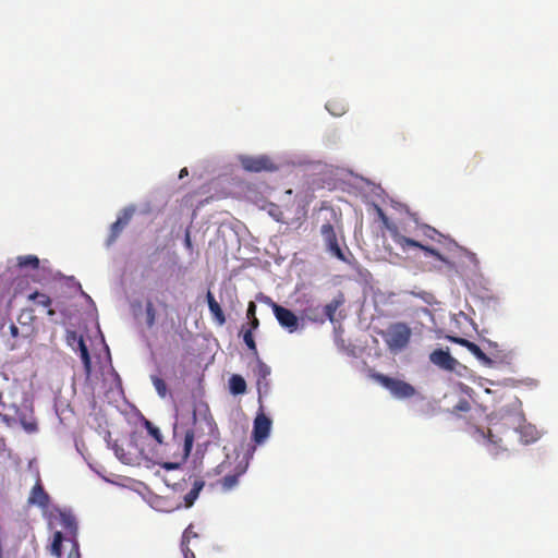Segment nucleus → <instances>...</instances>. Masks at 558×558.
<instances>
[{
  "label": "nucleus",
  "mask_w": 558,
  "mask_h": 558,
  "mask_svg": "<svg viewBox=\"0 0 558 558\" xmlns=\"http://www.w3.org/2000/svg\"><path fill=\"white\" fill-rule=\"evenodd\" d=\"M521 421H522V416H521V415L515 414V415H513V416H512V422H513V423H518V424H520V423H521Z\"/></svg>",
  "instance_id": "nucleus-41"
},
{
  "label": "nucleus",
  "mask_w": 558,
  "mask_h": 558,
  "mask_svg": "<svg viewBox=\"0 0 558 558\" xmlns=\"http://www.w3.org/2000/svg\"><path fill=\"white\" fill-rule=\"evenodd\" d=\"M184 244H185V246L187 248L192 247V241H191V236H190V232L189 231L185 233Z\"/></svg>",
  "instance_id": "nucleus-39"
},
{
  "label": "nucleus",
  "mask_w": 558,
  "mask_h": 558,
  "mask_svg": "<svg viewBox=\"0 0 558 558\" xmlns=\"http://www.w3.org/2000/svg\"><path fill=\"white\" fill-rule=\"evenodd\" d=\"M22 423L27 432H34L36 429V425L34 423H29V424H26L24 422H22Z\"/></svg>",
  "instance_id": "nucleus-40"
},
{
  "label": "nucleus",
  "mask_w": 558,
  "mask_h": 558,
  "mask_svg": "<svg viewBox=\"0 0 558 558\" xmlns=\"http://www.w3.org/2000/svg\"><path fill=\"white\" fill-rule=\"evenodd\" d=\"M36 316L34 314L33 308H23L17 317L19 324L22 326L23 329H25V333H23L24 337H27L33 331V323L35 322Z\"/></svg>",
  "instance_id": "nucleus-16"
},
{
  "label": "nucleus",
  "mask_w": 558,
  "mask_h": 558,
  "mask_svg": "<svg viewBox=\"0 0 558 558\" xmlns=\"http://www.w3.org/2000/svg\"><path fill=\"white\" fill-rule=\"evenodd\" d=\"M511 417L510 416H502V420H506V421H509Z\"/></svg>",
  "instance_id": "nucleus-46"
},
{
  "label": "nucleus",
  "mask_w": 558,
  "mask_h": 558,
  "mask_svg": "<svg viewBox=\"0 0 558 558\" xmlns=\"http://www.w3.org/2000/svg\"><path fill=\"white\" fill-rule=\"evenodd\" d=\"M205 486V482L201 478H195L190 492L183 497L185 508H190L194 505L198 498L199 493Z\"/></svg>",
  "instance_id": "nucleus-19"
},
{
  "label": "nucleus",
  "mask_w": 558,
  "mask_h": 558,
  "mask_svg": "<svg viewBox=\"0 0 558 558\" xmlns=\"http://www.w3.org/2000/svg\"><path fill=\"white\" fill-rule=\"evenodd\" d=\"M9 331H10V335L13 339H17L19 336H20V330H19V327L15 325V324H11L9 326Z\"/></svg>",
  "instance_id": "nucleus-37"
},
{
  "label": "nucleus",
  "mask_w": 558,
  "mask_h": 558,
  "mask_svg": "<svg viewBox=\"0 0 558 558\" xmlns=\"http://www.w3.org/2000/svg\"><path fill=\"white\" fill-rule=\"evenodd\" d=\"M77 344H78L80 356L83 362L85 374H86V376H89L92 373V360H90L88 348H87L83 337H80Z\"/></svg>",
  "instance_id": "nucleus-21"
},
{
  "label": "nucleus",
  "mask_w": 558,
  "mask_h": 558,
  "mask_svg": "<svg viewBox=\"0 0 558 558\" xmlns=\"http://www.w3.org/2000/svg\"><path fill=\"white\" fill-rule=\"evenodd\" d=\"M134 214V209L125 208L122 214L118 217V219L111 225L109 236L107 239V245H111L119 238L123 229L129 225L132 216Z\"/></svg>",
  "instance_id": "nucleus-12"
},
{
  "label": "nucleus",
  "mask_w": 558,
  "mask_h": 558,
  "mask_svg": "<svg viewBox=\"0 0 558 558\" xmlns=\"http://www.w3.org/2000/svg\"><path fill=\"white\" fill-rule=\"evenodd\" d=\"M391 238H392L393 242L403 252H408L411 248H420V250L424 251L427 255L433 256L434 258H436L437 260H440L442 263H447V259L445 258V256L439 251H437L434 247L424 245V244H422L418 241H415L413 239L407 238L405 235H402L400 232H398L397 229H395L391 232Z\"/></svg>",
  "instance_id": "nucleus-5"
},
{
  "label": "nucleus",
  "mask_w": 558,
  "mask_h": 558,
  "mask_svg": "<svg viewBox=\"0 0 558 558\" xmlns=\"http://www.w3.org/2000/svg\"><path fill=\"white\" fill-rule=\"evenodd\" d=\"M255 376L257 378L258 390L264 387H268L267 378L270 375V367L265 364L259 356H256V366L254 368Z\"/></svg>",
  "instance_id": "nucleus-15"
},
{
  "label": "nucleus",
  "mask_w": 558,
  "mask_h": 558,
  "mask_svg": "<svg viewBox=\"0 0 558 558\" xmlns=\"http://www.w3.org/2000/svg\"><path fill=\"white\" fill-rule=\"evenodd\" d=\"M248 326L250 328L248 329H252L253 330H256L258 327H259V320L257 317H254L253 319H250L248 322Z\"/></svg>",
  "instance_id": "nucleus-38"
},
{
  "label": "nucleus",
  "mask_w": 558,
  "mask_h": 558,
  "mask_svg": "<svg viewBox=\"0 0 558 558\" xmlns=\"http://www.w3.org/2000/svg\"><path fill=\"white\" fill-rule=\"evenodd\" d=\"M453 342L464 347L468 349L477 360H480L483 364L490 366L493 364L492 359H489L484 351L474 342L464 339V338H450Z\"/></svg>",
  "instance_id": "nucleus-13"
},
{
  "label": "nucleus",
  "mask_w": 558,
  "mask_h": 558,
  "mask_svg": "<svg viewBox=\"0 0 558 558\" xmlns=\"http://www.w3.org/2000/svg\"><path fill=\"white\" fill-rule=\"evenodd\" d=\"M194 442V433L193 430H186L184 435V452L186 456L190 454Z\"/></svg>",
  "instance_id": "nucleus-30"
},
{
  "label": "nucleus",
  "mask_w": 558,
  "mask_h": 558,
  "mask_svg": "<svg viewBox=\"0 0 558 558\" xmlns=\"http://www.w3.org/2000/svg\"><path fill=\"white\" fill-rule=\"evenodd\" d=\"M240 163L242 168L247 172H262V171H268L272 172L276 171L278 168L274 163V161L270 159V157L266 155H259V156H240L239 158Z\"/></svg>",
  "instance_id": "nucleus-7"
},
{
  "label": "nucleus",
  "mask_w": 558,
  "mask_h": 558,
  "mask_svg": "<svg viewBox=\"0 0 558 558\" xmlns=\"http://www.w3.org/2000/svg\"><path fill=\"white\" fill-rule=\"evenodd\" d=\"M471 408L470 405V402L466 401V400H461L456 407H454V410L456 411H462V412H466L469 411Z\"/></svg>",
  "instance_id": "nucleus-36"
},
{
  "label": "nucleus",
  "mask_w": 558,
  "mask_h": 558,
  "mask_svg": "<svg viewBox=\"0 0 558 558\" xmlns=\"http://www.w3.org/2000/svg\"><path fill=\"white\" fill-rule=\"evenodd\" d=\"M165 468L168 469V470L174 469V468H177V464H174V463H166Z\"/></svg>",
  "instance_id": "nucleus-44"
},
{
  "label": "nucleus",
  "mask_w": 558,
  "mask_h": 558,
  "mask_svg": "<svg viewBox=\"0 0 558 558\" xmlns=\"http://www.w3.org/2000/svg\"><path fill=\"white\" fill-rule=\"evenodd\" d=\"M493 426L494 427L488 428L487 432L480 427H474L472 430V437L476 441L482 442L492 454L496 456L498 454L499 450L504 448L501 446V438H498L495 435V432H500V427L498 426V424H494Z\"/></svg>",
  "instance_id": "nucleus-6"
},
{
  "label": "nucleus",
  "mask_w": 558,
  "mask_h": 558,
  "mask_svg": "<svg viewBox=\"0 0 558 558\" xmlns=\"http://www.w3.org/2000/svg\"><path fill=\"white\" fill-rule=\"evenodd\" d=\"M145 314H146V326L148 328H153L156 324V308L151 300H148L145 305Z\"/></svg>",
  "instance_id": "nucleus-25"
},
{
  "label": "nucleus",
  "mask_w": 558,
  "mask_h": 558,
  "mask_svg": "<svg viewBox=\"0 0 558 558\" xmlns=\"http://www.w3.org/2000/svg\"><path fill=\"white\" fill-rule=\"evenodd\" d=\"M429 361L439 368L448 372L456 369L458 361L451 356L448 349H436L429 354Z\"/></svg>",
  "instance_id": "nucleus-10"
},
{
  "label": "nucleus",
  "mask_w": 558,
  "mask_h": 558,
  "mask_svg": "<svg viewBox=\"0 0 558 558\" xmlns=\"http://www.w3.org/2000/svg\"><path fill=\"white\" fill-rule=\"evenodd\" d=\"M411 338V329L403 323L391 325L385 336L386 344L392 352L401 351L404 349Z\"/></svg>",
  "instance_id": "nucleus-4"
},
{
  "label": "nucleus",
  "mask_w": 558,
  "mask_h": 558,
  "mask_svg": "<svg viewBox=\"0 0 558 558\" xmlns=\"http://www.w3.org/2000/svg\"><path fill=\"white\" fill-rule=\"evenodd\" d=\"M17 266L21 268L31 267L37 269L39 267V258L35 255L19 256Z\"/></svg>",
  "instance_id": "nucleus-24"
},
{
  "label": "nucleus",
  "mask_w": 558,
  "mask_h": 558,
  "mask_svg": "<svg viewBox=\"0 0 558 558\" xmlns=\"http://www.w3.org/2000/svg\"><path fill=\"white\" fill-rule=\"evenodd\" d=\"M229 389L232 395H243L246 391V383L241 375H232L229 379Z\"/></svg>",
  "instance_id": "nucleus-22"
},
{
  "label": "nucleus",
  "mask_w": 558,
  "mask_h": 558,
  "mask_svg": "<svg viewBox=\"0 0 558 558\" xmlns=\"http://www.w3.org/2000/svg\"><path fill=\"white\" fill-rule=\"evenodd\" d=\"M0 415H2L3 420H5L7 422H9V421H10V418H9V415H8V414H5V413H3V414H2V413H0Z\"/></svg>",
  "instance_id": "nucleus-45"
},
{
  "label": "nucleus",
  "mask_w": 558,
  "mask_h": 558,
  "mask_svg": "<svg viewBox=\"0 0 558 558\" xmlns=\"http://www.w3.org/2000/svg\"><path fill=\"white\" fill-rule=\"evenodd\" d=\"M116 456L124 463H130L131 459L124 453L123 449L114 445Z\"/></svg>",
  "instance_id": "nucleus-33"
},
{
  "label": "nucleus",
  "mask_w": 558,
  "mask_h": 558,
  "mask_svg": "<svg viewBox=\"0 0 558 558\" xmlns=\"http://www.w3.org/2000/svg\"><path fill=\"white\" fill-rule=\"evenodd\" d=\"M187 169L186 168H183L180 170V174H179V178L182 179L184 178L185 175H187Z\"/></svg>",
  "instance_id": "nucleus-43"
},
{
  "label": "nucleus",
  "mask_w": 558,
  "mask_h": 558,
  "mask_svg": "<svg viewBox=\"0 0 558 558\" xmlns=\"http://www.w3.org/2000/svg\"><path fill=\"white\" fill-rule=\"evenodd\" d=\"M243 340H244L245 344L247 345V348L252 351L254 356L255 357L258 356V352H257V348H256V343H255V340L253 337L252 329H246L243 331Z\"/></svg>",
  "instance_id": "nucleus-27"
},
{
  "label": "nucleus",
  "mask_w": 558,
  "mask_h": 558,
  "mask_svg": "<svg viewBox=\"0 0 558 558\" xmlns=\"http://www.w3.org/2000/svg\"><path fill=\"white\" fill-rule=\"evenodd\" d=\"M28 300L33 301L36 305L47 308V315L52 317L56 315L54 310L51 308L52 300L49 295L38 291L28 295Z\"/></svg>",
  "instance_id": "nucleus-18"
},
{
  "label": "nucleus",
  "mask_w": 558,
  "mask_h": 558,
  "mask_svg": "<svg viewBox=\"0 0 558 558\" xmlns=\"http://www.w3.org/2000/svg\"><path fill=\"white\" fill-rule=\"evenodd\" d=\"M269 215L278 222H283L284 221V216H283V213L281 210V208L278 206V205H275V204H270L269 205V210H268Z\"/></svg>",
  "instance_id": "nucleus-29"
},
{
  "label": "nucleus",
  "mask_w": 558,
  "mask_h": 558,
  "mask_svg": "<svg viewBox=\"0 0 558 558\" xmlns=\"http://www.w3.org/2000/svg\"><path fill=\"white\" fill-rule=\"evenodd\" d=\"M378 214H379L380 218L383 219V221L385 223H387L388 218L386 217V215L384 214V211L380 208H378Z\"/></svg>",
  "instance_id": "nucleus-42"
},
{
  "label": "nucleus",
  "mask_w": 558,
  "mask_h": 558,
  "mask_svg": "<svg viewBox=\"0 0 558 558\" xmlns=\"http://www.w3.org/2000/svg\"><path fill=\"white\" fill-rule=\"evenodd\" d=\"M62 524L66 530L69 537H64L63 533L60 531L54 532L52 542L49 547L50 554L56 558H61L62 543L63 541H68L72 544V546L70 551L68 553L66 558H81L80 544L76 539L77 526L75 520L70 515L62 514Z\"/></svg>",
  "instance_id": "nucleus-1"
},
{
  "label": "nucleus",
  "mask_w": 558,
  "mask_h": 558,
  "mask_svg": "<svg viewBox=\"0 0 558 558\" xmlns=\"http://www.w3.org/2000/svg\"><path fill=\"white\" fill-rule=\"evenodd\" d=\"M16 348V344L15 343H12L11 344V350L15 349Z\"/></svg>",
  "instance_id": "nucleus-47"
},
{
  "label": "nucleus",
  "mask_w": 558,
  "mask_h": 558,
  "mask_svg": "<svg viewBox=\"0 0 558 558\" xmlns=\"http://www.w3.org/2000/svg\"><path fill=\"white\" fill-rule=\"evenodd\" d=\"M144 425L148 432V434L158 442H162V435L160 433V429L155 426L150 421L145 420Z\"/></svg>",
  "instance_id": "nucleus-28"
},
{
  "label": "nucleus",
  "mask_w": 558,
  "mask_h": 558,
  "mask_svg": "<svg viewBox=\"0 0 558 558\" xmlns=\"http://www.w3.org/2000/svg\"><path fill=\"white\" fill-rule=\"evenodd\" d=\"M246 315L248 319L256 317V304L253 301L248 303Z\"/></svg>",
  "instance_id": "nucleus-35"
},
{
  "label": "nucleus",
  "mask_w": 558,
  "mask_h": 558,
  "mask_svg": "<svg viewBox=\"0 0 558 558\" xmlns=\"http://www.w3.org/2000/svg\"><path fill=\"white\" fill-rule=\"evenodd\" d=\"M271 428V421L264 413L257 414L253 424V440L260 445L269 436Z\"/></svg>",
  "instance_id": "nucleus-11"
},
{
  "label": "nucleus",
  "mask_w": 558,
  "mask_h": 558,
  "mask_svg": "<svg viewBox=\"0 0 558 558\" xmlns=\"http://www.w3.org/2000/svg\"><path fill=\"white\" fill-rule=\"evenodd\" d=\"M326 109L332 116L340 117L345 112V104L337 99L328 100L326 104Z\"/></svg>",
  "instance_id": "nucleus-23"
},
{
  "label": "nucleus",
  "mask_w": 558,
  "mask_h": 558,
  "mask_svg": "<svg viewBox=\"0 0 558 558\" xmlns=\"http://www.w3.org/2000/svg\"><path fill=\"white\" fill-rule=\"evenodd\" d=\"M198 535L193 531V525L190 524L183 532L181 542L190 543L191 538H196Z\"/></svg>",
  "instance_id": "nucleus-31"
},
{
  "label": "nucleus",
  "mask_w": 558,
  "mask_h": 558,
  "mask_svg": "<svg viewBox=\"0 0 558 558\" xmlns=\"http://www.w3.org/2000/svg\"><path fill=\"white\" fill-rule=\"evenodd\" d=\"M181 550H182L184 558H195V554L189 547V543L181 542Z\"/></svg>",
  "instance_id": "nucleus-34"
},
{
  "label": "nucleus",
  "mask_w": 558,
  "mask_h": 558,
  "mask_svg": "<svg viewBox=\"0 0 558 558\" xmlns=\"http://www.w3.org/2000/svg\"><path fill=\"white\" fill-rule=\"evenodd\" d=\"M345 302L343 293H339L331 302L326 304L324 306V315L326 318H328L330 322L335 320V314L337 310L342 306Z\"/></svg>",
  "instance_id": "nucleus-20"
},
{
  "label": "nucleus",
  "mask_w": 558,
  "mask_h": 558,
  "mask_svg": "<svg viewBox=\"0 0 558 558\" xmlns=\"http://www.w3.org/2000/svg\"><path fill=\"white\" fill-rule=\"evenodd\" d=\"M422 230L424 235L432 240H435L437 235H440V233L435 228L427 225L423 226Z\"/></svg>",
  "instance_id": "nucleus-32"
},
{
  "label": "nucleus",
  "mask_w": 558,
  "mask_h": 558,
  "mask_svg": "<svg viewBox=\"0 0 558 558\" xmlns=\"http://www.w3.org/2000/svg\"><path fill=\"white\" fill-rule=\"evenodd\" d=\"M248 460L245 457L239 456L232 460L229 456L218 466V473L225 474L219 484L223 492H230L239 484V478L246 472Z\"/></svg>",
  "instance_id": "nucleus-2"
},
{
  "label": "nucleus",
  "mask_w": 558,
  "mask_h": 558,
  "mask_svg": "<svg viewBox=\"0 0 558 558\" xmlns=\"http://www.w3.org/2000/svg\"><path fill=\"white\" fill-rule=\"evenodd\" d=\"M151 383L160 398H165L168 393L167 384L157 375L150 376Z\"/></svg>",
  "instance_id": "nucleus-26"
},
{
  "label": "nucleus",
  "mask_w": 558,
  "mask_h": 558,
  "mask_svg": "<svg viewBox=\"0 0 558 558\" xmlns=\"http://www.w3.org/2000/svg\"><path fill=\"white\" fill-rule=\"evenodd\" d=\"M371 376L376 383L388 389L397 399H409L416 393L415 388L404 380L392 378L381 373H374Z\"/></svg>",
  "instance_id": "nucleus-3"
},
{
  "label": "nucleus",
  "mask_w": 558,
  "mask_h": 558,
  "mask_svg": "<svg viewBox=\"0 0 558 558\" xmlns=\"http://www.w3.org/2000/svg\"><path fill=\"white\" fill-rule=\"evenodd\" d=\"M320 233L329 252L338 259L345 262L347 258L339 246L333 226L330 222L324 223L320 228Z\"/></svg>",
  "instance_id": "nucleus-9"
},
{
  "label": "nucleus",
  "mask_w": 558,
  "mask_h": 558,
  "mask_svg": "<svg viewBox=\"0 0 558 558\" xmlns=\"http://www.w3.org/2000/svg\"><path fill=\"white\" fill-rule=\"evenodd\" d=\"M28 504L36 505L40 508H47L49 505V495L45 492L40 478L37 480L36 484L31 490Z\"/></svg>",
  "instance_id": "nucleus-14"
},
{
  "label": "nucleus",
  "mask_w": 558,
  "mask_h": 558,
  "mask_svg": "<svg viewBox=\"0 0 558 558\" xmlns=\"http://www.w3.org/2000/svg\"><path fill=\"white\" fill-rule=\"evenodd\" d=\"M266 303L271 306L275 317L281 327L289 332H294L298 329L299 318L291 310L275 303L270 298H266Z\"/></svg>",
  "instance_id": "nucleus-8"
},
{
  "label": "nucleus",
  "mask_w": 558,
  "mask_h": 558,
  "mask_svg": "<svg viewBox=\"0 0 558 558\" xmlns=\"http://www.w3.org/2000/svg\"><path fill=\"white\" fill-rule=\"evenodd\" d=\"M206 299H207L209 311H210L214 319L216 320V323L218 325L222 326L226 323V316H225V313H223L221 306L216 301V299L214 298V295L210 291L207 292Z\"/></svg>",
  "instance_id": "nucleus-17"
}]
</instances>
